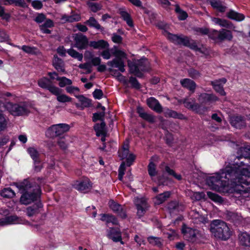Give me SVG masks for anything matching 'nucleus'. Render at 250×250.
<instances>
[{"instance_id": "obj_38", "label": "nucleus", "mask_w": 250, "mask_h": 250, "mask_svg": "<svg viewBox=\"0 0 250 250\" xmlns=\"http://www.w3.org/2000/svg\"><path fill=\"white\" fill-rule=\"evenodd\" d=\"M56 80L59 82V85L61 87H64L66 86L70 85L72 83V82L65 77H57Z\"/></svg>"}, {"instance_id": "obj_17", "label": "nucleus", "mask_w": 250, "mask_h": 250, "mask_svg": "<svg viewBox=\"0 0 250 250\" xmlns=\"http://www.w3.org/2000/svg\"><path fill=\"white\" fill-rule=\"evenodd\" d=\"M147 104L155 111L160 113L162 111V106L157 100L154 97H150L147 99Z\"/></svg>"}, {"instance_id": "obj_1", "label": "nucleus", "mask_w": 250, "mask_h": 250, "mask_svg": "<svg viewBox=\"0 0 250 250\" xmlns=\"http://www.w3.org/2000/svg\"><path fill=\"white\" fill-rule=\"evenodd\" d=\"M237 153L239 162L207 179L211 189L222 192L250 193V146L241 147Z\"/></svg>"}, {"instance_id": "obj_26", "label": "nucleus", "mask_w": 250, "mask_h": 250, "mask_svg": "<svg viewBox=\"0 0 250 250\" xmlns=\"http://www.w3.org/2000/svg\"><path fill=\"white\" fill-rule=\"evenodd\" d=\"M75 97L79 100L80 104H77V107H80L81 109H83L85 107H89L91 105V101L90 99L86 98L83 95L77 96Z\"/></svg>"}, {"instance_id": "obj_11", "label": "nucleus", "mask_w": 250, "mask_h": 250, "mask_svg": "<svg viewBox=\"0 0 250 250\" xmlns=\"http://www.w3.org/2000/svg\"><path fill=\"white\" fill-rule=\"evenodd\" d=\"M73 187L76 189L81 192L85 193L91 189L92 188V184L90 180L86 178L82 181H76L73 184Z\"/></svg>"}, {"instance_id": "obj_24", "label": "nucleus", "mask_w": 250, "mask_h": 250, "mask_svg": "<svg viewBox=\"0 0 250 250\" xmlns=\"http://www.w3.org/2000/svg\"><path fill=\"white\" fill-rule=\"evenodd\" d=\"M181 102L184 104L186 107L193 111H197L199 107L198 104L195 103L194 99H185L182 101H180V103Z\"/></svg>"}, {"instance_id": "obj_61", "label": "nucleus", "mask_w": 250, "mask_h": 250, "mask_svg": "<svg viewBox=\"0 0 250 250\" xmlns=\"http://www.w3.org/2000/svg\"><path fill=\"white\" fill-rule=\"evenodd\" d=\"M142 118L151 123L155 122L154 117L152 115L147 113H146Z\"/></svg>"}, {"instance_id": "obj_12", "label": "nucleus", "mask_w": 250, "mask_h": 250, "mask_svg": "<svg viewBox=\"0 0 250 250\" xmlns=\"http://www.w3.org/2000/svg\"><path fill=\"white\" fill-rule=\"evenodd\" d=\"M40 87L43 89H46L52 93L55 92V90L58 89V87L52 84V82L46 77H43L39 80L38 82Z\"/></svg>"}, {"instance_id": "obj_2", "label": "nucleus", "mask_w": 250, "mask_h": 250, "mask_svg": "<svg viewBox=\"0 0 250 250\" xmlns=\"http://www.w3.org/2000/svg\"><path fill=\"white\" fill-rule=\"evenodd\" d=\"M237 153L239 162L207 179L211 189L222 192L250 193V146L241 147Z\"/></svg>"}, {"instance_id": "obj_16", "label": "nucleus", "mask_w": 250, "mask_h": 250, "mask_svg": "<svg viewBox=\"0 0 250 250\" xmlns=\"http://www.w3.org/2000/svg\"><path fill=\"white\" fill-rule=\"evenodd\" d=\"M109 206L114 212L118 214L122 218H125L126 217L125 211L123 209L120 205L111 200L109 202Z\"/></svg>"}, {"instance_id": "obj_51", "label": "nucleus", "mask_w": 250, "mask_h": 250, "mask_svg": "<svg viewBox=\"0 0 250 250\" xmlns=\"http://www.w3.org/2000/svg\"><path fill=\"white\" fill-rule=\"evenodd\" d=\"M156 165L152 162H150L148 166V172L149 175L151 177H153L157 174L156 169Z\"/></svg>"}, {"instance_id": "obj_60", "label": "nucleus", "mask_w": 250, "mask_h": 250, "mask_svg": "<svg viewBox=\"0 0 250 250\" xmlns=\"http://www.w3.org/2000/svg\"><path fill=\"white\" fill-rule=\"evenodd\" d=\"M188 72L189 76L192 78L196 79L200 76V73L194 69H190Z\"/></svg>"}, {"instance_id": "obj_49", "label": "nucleus", "mask_w": 250, "mask_h": 250, "mask_svg": "<svg viewBox=\"0 0 250 250\" xmlns=\"http://www.w3.org/2000/svg\"><path fill=\"white\" fill-rule=\"evenodd\" d=\"M175 11L177 14L178 18L180 20H184L188 17L187 13L185 11L182 10L178 5H176Z\"/></svg>"}, {"instance_id": "obj_52", "label": "nucleus", "mask_w": 250, "mask_h": 250, "mask_svg": "<svg viewBox=\"0 0 250 250\" xmlns=\"http://www.w3.org/2000/svg\"><path fill=\"white\" fill-rule=\"evenodd\" d=\"M208 197L212 201L217 203H221L223 202L222 198L218 195L210 191L207 192Z\"/></svg>"}, {"instance_id": "obj_31", "label": "nucleus", "mask_w": 250, "mask_h": 250, "mask_svg": "<svg viewBox=\"0 0 250 250\" xmlns=\"http://www.w3.org/2000/svg\"><path fill=\"white\" fill-rule=\"evenodd\" d=\"M233 35L230 31L225 29H222L220 30L219 41H231Z\"/></svg>"}, {"instance_id": "obj_42", "label": "nucleus", "mask_w": 250, "mask_h": 250, "mask_svg": "<svg viewBox=\"0 0 250 250\" xmlns=\"http://www.w3.org/2000/svg\"><path fill=\"white\" fill-rule=\"evenodd\" d=\"M165 116L167 117H172L174 118H177L180 119H183L185 118V117L183 114L178 113L174 110L170 109H167L165 112Z\"/></svg>"}, {"instance_id": "obj_8", "label": "nucleus", "mask_w": 250, "mask_h": 250, "mask_svg": "<svg viewBox=\"0 0 250 250\" xmlns=\"http://www.w3.org/2000/svg\"><path fill=\"white\" fill-rule=\"evenodd\" d=\"M70 126L66 124L53 125L49 127L46 131V135L49 137H54L63 134L68 131Z\"/></svg>"}, {"instance_id": "obj_13", "label": "nucleus", "mask_w": 250, "mask_h": 250, "mask_svg": "<svg viewBox=\"0 0 250 250\" xmlns=\"http://www.w3.org/2000/svg\"><path fill=\"white\" fill-rule=\"evenodd\" d=\"M142 62V61L137 62L135 63H133L130 61H128V66L129 68L130 72L133 73L138 77H141L143 75L142 73L140 72V70H144L146 69V68L141 67Z\"/></svg>"}, {"instance_id": "obj_47", "label": "nucleus", "mask_w": 250, "mask_h": 250, "mask_svg": "<svg viewBox=\"0 0 250 250\" xmlns=\"http://www.w3.org/2000/svg\"><path fill=\"white\" fill-rule=\"evenodd\" d=\"M67 53L72 57L78 59L79 61H82L83 58V55L79 53L77 51L73 49H69L67 51Z\"/></svg>"}, {"instance_id": "obj_48", "label": "nucleus", "mask_w": 250, "mask_h": 250, "mask_svg": "<svg viewBox=\"0 0 250 250\" xmlns=\"http://www.w3.org/2000/svg\"><path fill=\"white\" fill-rule=\"evenodd\" d=\"M27 151L31 157L34 160V162H38L39 159V153L38 151L34 147H29L27 149Z\"/></svg>"}, {"instance_id": "obj_18", "label": "nucleus", "mask_w": 250, "mask_h": 250, "mask_svg": "<svg viewBox=\"0 0 250 250\" xmlns=\"http://www.w3.org/2000/svg\"><path fill=\"white\" fill-rule=\"evenodd\" d=\"M227 80L225 78H222L219 80L213 81L211 82V84L213 86L214 90L221 95L224 96L226 93L223 87V84L226 83Z\"/></svg>"}, {"instance_id": "obj_14", "label": "nucleus", "mask_w": 250, "mask_h": 250, "mask_svg": "<svg viewBox=\"0 0 250 250\" xmlns=\"http://www.w3.org/2000/svg\"><path fill=\"white\" fill-rule=\"evenodd\" d=\"M218 100L217 97L214 95L206 93L200 94L198 98V100L201 104L214 102Z\"/></svg>"}, {"instance_id": "obj_33", "label": "nucleus", "mask_w": 250, "mask_h": 250, "mask_svg": "<svg viewBox=\"0 0 250 250\" xmlns=\"http://www.w3.org/2000/svg\"><path fill=\"white\" fill-rule=\"evenodd\" d=\"M227 16L229 18L240 21L244 20L245 16L244 15L237 13L234 11L231 10L228 14Z\"/></svg>"}, {"instance_id": "obj_35", "label": "nucleus", "mask_w": 250, "mask_h": 250, "mask_svg": "<svg viewBox=\"0 0 250 250\" xmlns=\"http://www.w3.org/2000/svg\"><path fill=\"white\" fill-rule=\"evenodd\" d=\"M17 47L22 50L25 53L32 55H37L39 53V50L35 47L23 45L21 47L17 46Z\"/></svg>"}, {"instance_id": "obj_20", "label": "nucleus", "mask_w": 250, "mask_h": 250, "mask_svg": "<svg viewBox=\"0 0 250 250\" xmlns=\"http://www.w3.org/2000/svg\"><path fill=\"white\" fill-rule=\"evenodd\" d=\"M107 236L114 242H120L122 244H124V242L122 241L121 233L118 230L111 229L108 232Z\"/></svg>"}, {"instance_id": "obj_53", "label": "nucleus", "mask_w": 250, "mask_h": 250, "mask_svg": "<svg viewBox=\"0 0 250 250\" xmlns=\"http://www.w3.org/2000/svg\"><path fill=\"white\" fill-rule=\"evenodd\" d=\"M7 121L2 113V111L0 110V131L3 130L7 127Z\"/></svg>"}, {"instance_id": "obj_39", "label": "nucleus", "mask_w": 250, "mask_h": 250, "mask_svg": "<svg viewBox=\"0 0 250 250\" xmlns=\"http://www.w3.org/2000/svg\"><path fill=\"white\" fill-rule=\"evenodd\" d=\"M101 220L105 221L107 223H111L113 224L116 225L118 224V221L116 218L113 216L109 214H102Z\"/></svg>"}, {"instance_id": "obj_64", "label": "nucleus", "mask_w": 250, "mask_h": 250, "mask_svg": "<svg viewBox=\"0 0 250 250\" xmlns=\"http://www.w3.org/2000/svg\"><path fill=\"white\" fill-rule=\"evenodd\" d=\"M32 6L35 9H40L42 7V3L41 1L39 0H33L31 2Z\"/></svg>"}, {"instance_id": "obj_3", "label": "nucleus", "mask_w": 250, "mask_h": 250, "mask_svg": "<svg viewBox=\"0 0 250 250\" xmlns=\"http://www.w3.org/2000/svg\"><path fill=\"white\" fill-rule=\"evenodd\" d=\"M19 189L21 195L20 202L24 205H28L37 200L41 192L38 185L33 184L32 181L27 179L24 180L22 182L15 184Z\"/></svg>"}, {"instance_id": "obj_21", "label": "nucleus", "mask_w": 250, "mask_h": 250, "mask_svg": "<svg viewBox=\"0 0 250 250\" xmlns=\"http://www.w3.org/2000/svg\"><path fill=\"white\" fill-rule=\"evenodd\" d=\"M55 92L52 93L53 95L56 96L57 100L60 103H68L72 101V98L64 94H62V89L58 87L57 90H55Z\"/></svg>"}, {"instance_id": "obj_23", "label": "nucleus", "mask_w": 250, "mask_h": 250, "mask_svg": "<svg viewBox=\"0 0 250 250\" xmlns=\"http://www.w3.org/2000/svg\"><path fill=\"white\" fill-rule=\"evenodd\" d=\"M180 83L184 88L188 89L192 92H194L196 87L195 83L189 79H184L180 80Z\"/></svg>"}, {"instance_id": "obj_41", "label": "nucleus", "mask_w": 250, "mask_h": 250, "mask_svg": "<svg viewBox=\"0 0 250 250\" xmlns=\"http://www.w3.org/2000/svg\"><path fill=\"white\" fill-rule=\"evenodd\" d=\"M188 194L193 200L199 201L205 197V194L203 192H193L192 191H188Z\"/></svg>"}, {"instance_id": "obj_58", "label": "nucleus", "mask_w": 250, "mask_h": 250, "mask_svg": "<svg viewBox=\"0 0 250 250\" xmlns=\"http://www.w3.org/2000/svg\"><path fill=\"white\" fill-rule=\"evenodd\" d=\"M136 156L133 154L130 153L125 159H126V165L130 166L134 161Z\"/></svg>"}, {"instance_id": "obj_4", "label": "nucleus", "mask_w": 250, "mask_h": 250, "mask_svg": "<svg viewBox=\"0 0 250 250\" xmlns=\"http://www.w3.org/2000/svg\"><path fill=\"white\" fill-rule=\"evenodd\" d=\"M210 231L216 238L226 240L231 235V231L227 223L220 220H214L210 224Z\"/></svg>"}, {"instance_id": "obj_63", "label": "nucleus", "mask_w": 250, "mask_h": 250, "mask_svg": "<svg viewBox=\"0 0 250 250\" xmlns=\"http://www.w3.org/2000/svg\"><path fill=\"white\" fill-rule=\"evenodd\" d=\"M45 16L43 14H39L35 18V21L38 23H42L46 20Z\"/></svg>"}, {"instance_id": "obj_7", "label": "nucleus", "mask_w": 250, "mask_h": 250, "mask_svg": "<svg viewBox=\"0 0 250 250\" xmlns=\"http://www.w3.org/2000/svg\"><path fill=\"white\" fill-rule=\"evenodd\" d=\"M184 238L191 243H197L203 237L202 233L198 229L183 225L181 229Z\"/></svg>"}, {"instance_id": "obj_37", "label": "nucleus", "mask_w": 250, "mask_h": 250, "mask_svg": "<svg viewBox=\"0 0 250 250\" xmlns=\"http://www.w3.org/2000/svg\"><path fill=\"white\" fill-rule=\"evenodd\" d=\"M62 20L64 21L73 22L78 21L81 20V16L79 14H75L70 16L63 15L62 18Z\"/></svg>"}, {"instance_id": "obj_50", "label": "nucleus", "mask_w": 250, "mask_h": 250, "mask_svg": "<svg viewBox=\"0 0 250 250\" xmlns=\"http://www.w3.org/2000/svg\"><path fill=\"white\" fill-rule=\"evenodd\" d=\"M87 5L88 6L90 10L93 12H97L102 8V5L98 3L88 1L87 2Z\"/></svg>"}, {"instance_id": "obj_10", "label": "nucleus", "mask_w": 250, "mask_h": 250, "mask_svg": "<svg viewBox=\"0 0 250 250\" xmlns=\"http://www.w3.org/2000/svg\"><path fill=\"white\" fill-rule=\"evenodd\" d=\"M75 42V47L78 49H84L88 45V42L87 37L81 33L75 34L73 36Z\"/></svg>"}, {"instance_id": "obj_57", "label": "nucleus", "mask_w": 250, "mask_h": 250, "mask_svg": "<svg viewBox=\"0 0 250 250\" xmlns=\"http://www.w3.org/2000/svg\"><path fill=\"white\" fill-rule=\"evenodd\" d=\"M143 62L141 64V67H145L146 68V69L144 70H141V71H146L149 70L150 69V66H149V62L146 58H142L140 60L137 61V62Z\"/></svg>"}, {"instance_id": "obj_54", "label": "nucleus", "mask_w": 250, "mask_h": 250, "mask_svg": "<svg viewBox=\"0 0 250 250\" xmlns=\"http://www.w3.org/2000/svg\"><path fill=\"white\" fill-rule=\"evenodd\" d=\"M208 36L215 41H219L220 31L213 30L209 32Z\"/></svg>"}, {"instance_id": "obj_62", "label": "nucleus", "mask_w": 250, "mask_h": 250, "mask_svg": "<svg viewBox=\"0 0 250 250\" xmlns=\"http://www.w3.org/2000/svg\"><path fill=\"white\" fill-rule=\"evenodd\" d=\"M93 96L96 99H101L103 96V93L102 90L96 89L93 92Z\"/></svg>"}, {"instance_id": "obj_27", "label": "nucleus", "mask_w": 250, "mask_h": 250, "mask_svg": "<svg viewBox=\"0 0 250 250\" xmlns=\"http://www.w3.org/2000/svg\"><path fill=\"white\" fill-rule=\"evenodd\" d=\"M170 195V192L169 191L164 192L156 196L154 198L155 204L160 205L167 200Z\"/></svg>"}, {"instance_id": "obj_32", "label": "nucleus", "mask_w": 250, "mask_h": 250, "mask_svg": "<svg viewBox=\"0 0 250 250\" xmlns=\"http://www.w3.org/2000/svg\"><path fill=\"white\" fill-rule=\"evenodd\" d=\"M89 45L95 49L106 48L108 47L109 44L107 42L101 40L97 42L92 41L89 43Z\"/></svg>"}, {"instance_id": "obj_5", "label": "nucleus", "mask_w": 250, "mask_h": 250, "mask_svg": "<svg viewBox=\"0 0 250 250\" xmlns=\"http://www.w3.org/2000/svg\"><path fill=\"white\" fill-rule=\"evenodd\" d=\"M4 107L14 116L27 115L30 112L27 104L24 102L16 104L8 102L4 104Z\"/></svg>"}, {"instance_id": "obj_43", "label": "nucleus", "mask_w": 250, "mask_h": 250, "mask_svg": "<svg viewBox=\"0 0 250 250\" xmlns=\"http://www.w3.org/2000/svg\"><path fill=\"white\" fill-rule=\"evenodd\" d=\"M85 23L87 24L90 27L96 28L97 30L103 29V28L101 27L100 24L98 23L97 20L93 17H90L88 20L85 21Z\"/></svg>"}, {"instance_id": "obj_30", "label": "nucleus", "mask_w": 250, "mask_h": 250, "mask_svg": "<svg viewBox=\"0 0 250 250\" xmlns=\"http://www.w3.org/2000/svg\"><path fill=\"white\" fill-rule=\"evenodd\" d=\"M111 51L115 59H122L126 58V54L122 50L119 49L117 46H114L111 49Z\"/></svg>"}, {"instance_id": "obj_19", "label": "nucleus", "mask_w": 250, "mask_h": 250, "mask_svg": "<svg viewBox=\"0 0 250 250\" xmlns=\"http://www.w3.org/2000/svg\"><path fill=\"white\" fill-rule=\"evenodd\" d=\"M107 64L112 67L117 68L122 72L125 71V65L123 60L114 59L110 61H108Z\"/></svg>"}, {"instance_id": "obj_46", "label": "nucleus", "mask_w": 250, "mask_h": 250, "mask_svg": "<svg viewBox=\"0 0 250 250\" xmlns=\"http://www.w3.org/2000/svg\"><path fill=\"white\" fill-rule=\"evenodd\" d=\"M120 15L123 19L126 21L129 26L132 27L133 26L132 21L128 13L125 11H121L120 12Z\"/></svg>"}, {"instance_id": "obj_56", "label": "nucleus", "mask_w": 250, "mask_h": 250, "mask_svg": "<svg viewBox=\"0 0 250 250\" xmlns=\"http://www.w3.org/2000/svg\"><path fill=\"white\" fill-rule=\"evenodd\" d=\"M38 213V209L36 207H29L27 208V214L29 216H32Z\"/></svg>"}, {"instance_id": "obj_59", "label": "nucleus", "mask_w": 250, "mask_h": 250, "mask_svg": "<svg viewBox=\"0 0 250 250\" xmlns=\"http://www.w3.org/2000/svg\"><path fill=\"white\" fill-rule=\"evenodd\" d=\"M104 115L105 113L104 112L95 113L93 114V120L94 122H96L97 120H103Z\"/></svg>"}, {"instance_id": "obj_22", "label": "nucleus", "mask_w": 250, "mask_h": 250, "mask_svg": "<svg viewBox=\"0 0 250 250\" xmlns=\"http://www.w3.org/2000/svg\"><path fill=\"white\" fill-rule=\"evenodd\" d=\"M240 245L246 247H250V235L246 232H240L238 235Z\"/></svg>"}, {"instance_id": "obj_44", "label": "nucleus", "mask_w": 250, "mask_h": 250, "mask_svg": "<svg viewBox=\"0 0 250 250\" xmlns=\"http://www.w3.org/2000/svg\"><path fill=\"white\" fill-rule=\"evenodd\" d=\"M1 195L4 198H13L15 196V193L13 190L10 188H5L1 191Z\"/></svg>"}, {"instance_id": "obj_28", "label": "nucleus", "mask_w": 250, "mask_h": 250, "mask_svg": "<svg viewBox=\"0 0 250 250\" xmlns=\"http://www.w3.org/2000/svg\"><path fill=\"white\" fill-rule=\"evenodd\" d=\"M130 153L129 152V142L128 140H126L122 148L118 151L119 157L121 159H124Z\"/></svg>"}, {"instance_id": "obj_45", "label": "nucleus", "mask_w": 250, "mask_h": 250, "mask_svg": "<svg viewBox=\"0 0 250 250\" xmlns=\"http://www.w3.org/2000/svg\"><path fill=\"white\" fill-rule=\"evenodd\" d=\"M147 240L149 244L153 246L160 247L162 245V240L159 237L151 236L147 238Z\"/></svg>"}, {"instance_id": "obj_55", "label": "nucleus", "mask_w": 250, "mask_h": 250, "mask_svg": "<svg viewBox=\"0 0 250 250\" xmlns=\"http://www.w3.org/2000/svg\"><path fill=\"white\" fill-rule=\"evenodd\" d=\"M66 91L70 94H73L75 96L79 92L80 89L78 87L68 85L66 87Z\"/></svg>"}, {"instance_id": "obj_36", "label": "nucleus", "mask_w": 250, "mask_h": 250, "mask_svg": "<svg viewBox=\"0 0 250 250\" xmlns=\"http://www.w3.org/2000/svg\"><path fill=\"white\" fill-rule=\"evenodd\" d=\"M212 21L216 24H218L221 27L227 28H232V25L230 24L228 21L226 20H223L219 18H213Z\"/></svg>"}, {"instance_id": "obj_25", "label": "nucleus", "mask_w": 250, "mask_h": 250, "mask_svg": "<svg viewBox=\"0 0 250 250\" xmlns=\"http://www.w3.org/2000/svg\"><path fill=\"white\" fill-rule=\"evenodd\" d=\"M53 26V21L50 19H47L43 23L40 25V29L43 33L50 34L51 31L49 28Z\"/></svg>"}, {"instance_id": "obj_6", "label": "nucleus", "mask_w": 250, "mask_h": 250, "mask_svg": "<svg viewBox=\"0 0 250 250\" xmlns=\"http://www.w3.org/2000/svg\"><path fill=\"white\" fill-rule=\"evenodd\" d=\"M163 34L175 43L183 44L196 51H200V49L198 48L196 43L193 41L189 40L188 37L172 34L165 30L163 31Z\"/></svg>"}, {"instance_id": "obj_9", "label": "nucleus", "mask_w": 250, "mask_h": 250, "mask_svg": "<svg viewBox=\"0 0 250 250\" xmlns=\"http://www.w3.org/2000/svg\"><path fill=\"white\" fill-rule=\"evenodd\" d=\"M134 202L137 208V215L139 217L143 216L148 207L146 199L144 198L136 197Z\"/></svg>"}, {"instance_id": "obj_29", "label": "nucleus", "mask_w": 250, "mask_h": 250, "mask_svg": "<svg viewBox=\"0 0 250 250\" xmlns=\"http://www.w3.org/2000/svg\"><path fill=\"white\" fill-rule=\"evenodd\" d=\"M53 64L58 71L64 72L65 71L63 61L57 56H54Z\"/></svg>"}, {"instance_id": "obj_34", "label": "nucleus", "mask_w": 250, "mask_h": 250, "mask_svg": "<svg viewBox=\"0 0 250 250\" xmlns=\"http://www.w3.org/2000/svg\"><path fill=\"white\" fill-rule=\"evenodd\" d=\"M105 124L104 122H102L101 124H97L95 125L94 128L96 132V135L100 136L102 135L106 134Z\"/></svg>"}, {"instance_id": "obj_40", "label": "nucleus", "mask_w": 250, "mask_h": 250, "mask_svg": "<svg viewBox=\"0 0 250 250\" xmlns=\"http://www.w3.org/2000/svg\"><path fill=\"white\" fill-rule=\"evenodd\" d=\"M211 5L219 11L223 12L226 10V7L224 6L219 0H210Z\"/></svg>"}, {"instance_id": "obj_15", "label": "nucleus", "mask_w": 250, "mask_h": 250, "mask_svg": "<svg viewBox=\"0 0 250 250\" xmlns=\"http://www.w3.org/2000/svg\"><path fill=\"white\" fill-rule=\"evenodd\" d=\"M230 123L232 126L237 128H241L246 125L245 119L240 115H235L230 118Z\"/></svg>"}]
</instances>
